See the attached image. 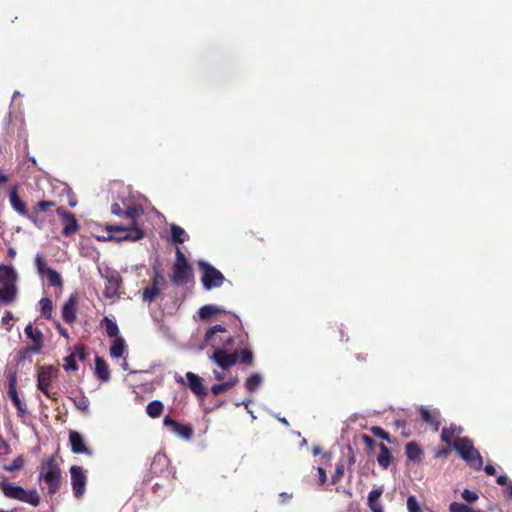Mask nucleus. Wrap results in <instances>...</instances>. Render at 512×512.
I'll list each match as a JSON object with an SVG mask.
<instances>
[{
  "label": "nucleus",
  "mask_w": 512,
  "mask_h": 512,
  "mask_svg": "<svg viewBox=\"0 0 512 512\" xmlns=\"http://www.w3.org/2000/svg\"><path fill=\"white\" fill-rule=\"evenodd\" d=\"M0 491L8 499L28 503L34 507L40 504V495L36 489L25 490L23 487L9 482L6 477L0 478Z\"/></svg>",
  "instance_id": "f257e3e1"
},
{
  "label": "nucleus",
  "mask_w": 512,
  "mask_h": 512,
  "mask_svg": "<svg viewBox=\"0 0 512 512\" xmlns=\"http://www.w3.org/2000/svg\"><path fill=\"white\" fill-rule=\"evenodd\" d=\"M126 226L109 225L106 230L110 233L108 239L117 242L138 241L144 237V231L139 227L137 220L128 221Z\"/></svg>",
  "instance_id": "f03ea898"
},
{
  "label": "nucleus",
  "mask_w": 512,
  "mask_h": 512,
  "mask_svg": "<svg viewBox=\"0 0 512 512\" xmlns=\"http://www.w3.org/2000/svg\"><path fill=\"white\" fill-rule=\"evenodd\" d=\"M193 277L192 268L180 248H176V260L172 268L171 281L174 285L187 284Z\"/></svg>",
  "instance_id": "7ed1b4c3"
},
{
  "label": "nucleus",
  "mask_w": 512,
  "mask_h": 512,
  "mask_svg": "<svg viewBox=\"0 0 512 512\" xmlns=\"http://www.w3.org/2000/svg\"><path fill=\"white\" fill-rule=\"evenodd\" d=\"M198 266L202 271L201 282L205 290L209 291L223 285L225 276L220 270L205 261H199Z\"/></svg>",
  "instance_id": "20e7f679"
},
{
  "label": "nucleus",
  "mask_w": 512,
  "mask_h": 512,
  "mask_svg": "<svg viewBox=\"0 0 512 512\" xmlns=\"http://www.w3.org/2000/svg\"><path fill=\"white\" fill-rule=\"evenodd\" d=\"M59 370L53 365L43 366L38 371L37 387L43 394L52 400H57V393L52 392L51 386L54 379L58 377Z\"/></svg>",
  "instance_id": "39448f33"
},
{
  "label": "nucleus",
  "mask_w": 512,
  "mask_h": 512,
  "mask_svg": "<svg viewBox=\"0 0 512 512\" xmlns=\"http://www.w3.org/2000/svg\"><path fill=\"white\" fill-rule=\"evenodd\" d=\"M111 213L121 218H125L128 221L138 220L143 214V208L134 203H125L123 201V206L119 203H113L111 206Z\"/></svg>",
  "instance_id": "423d86ee"
},
{
  "label": "nucleus",
  "mask_w": 512,
  "mask_h": 512,
  "mask_svg": "<svg viewBox=\"0 0 512 512\" xmlns=\"http://www.w3.org/2000/svg\"><path fill=\"white\" fill-rule=\"evenodd\" d=\"M25 335L32 341V345L22 349L23 354H39L44 347V335L39 328L33 327L32 323L26 325L24 329Z\"/></svg>",
  "instance_id": "0eeeda50"
},
{
  "label": "nucleus",
  "mask_w": 512,
  "mask_h": 512,
  "mask_svg": "<svg viewBox=\"0 0 512 512\" xmlns=\"http://www.w3.org/2000/svg\"><path fill=\"white\" fill-rule=\"evenodd\" d=\"M165 284L164 275L159 267L154 268L152 284L143 289L142 299L144 302L151 303L161 292V286Z\"/></svg>",
  "instance_id": "6e6552de"
},
{
  "label": "nucleus",
  "mask_w": 512,
  "mask_h": 512,
  "mask_svg": "<svg viewBox=\"0 0 512 512\" xmlns=\"http://www.w3.org/2000/svg\"><path fill=\"white\" fill-rule=\"evenodd\" d=\"M185 378L187 380V386L191 392L195 394L200 400H203L207 395V390L203 384V379L193 372H187L185 374ZM175 379L177 383L186 385V382L182 376H177Z\"/></svg>",
  "instance_id": "1a4fd4ad"
},
{
  "label": "nucleus",
  "mask_w": 512,
  "mask_h": 512,
  "mask_svg": "<svg viewBox=\"0 0 512 512\" xmlns=\"http://www.w3.org/2000/svg\"><path fill=\"white\" fill-rule=\"evenodd\" d=\"M71 485L73 495L80 498L84 495L87 484V476L82 467L73 465L70 468Z\"/></svg>",
  "instance_id": "9d476101"
},
{
  "label": "nucleus",
  "mask_w": 512,
  "mask_h": 512,
  "mask_svg": "<svg viewBox=\"0 0 512 512\" xmlns=\"http://www.w3.org/2000/svg\"><path fill=\"white\" fill-rule=\"evenodd\" d=\"M210 359L217 364L221 369L227 370L238 362V351L228 353L224 349L214 347L213 354Z\"/></svg>",
  "instance_id": "9b49d317"
},
{
  "label": "nucleus",
  "mask_w": 512,
  "mask_h": 512,
  "mask_svg": "<svg viewBox=\"0 0 512 512\" xmlns=\"http://www.w3.org/2000/svg\"><path fill=\"white\" fill-rule=\"evenodd\" d=\"M56 203L54 201L49 200H41L36 205L32 207L29 214V220L39 229H42L44 226V219L40 216V213H48L54 207Z\"/></svg>",
  "instance_id": "f8f14e48"
},
{
  "label": "nucleus",
  "mask_w": 512,
  "mask_h": 512,
  "mask_svg": "<svg viewBox=\"0 0 512 512\" xmlns=\"http://www.w3.org/2000/svg\"><path fill=\"white\" fill-rule=\"evenodd\" d=\"M8 396L13 402L14 406L17 409V415L19 417H24L27 414L26 406L20 400L17 393V376L15 373H11L8 376Z\"/></svg>",
  "instance_id": "ddd939ff"
},
{
  "label": "nucleus",
  "mask_w": 512,
  "mask_h": 512,
  "mask_svg": "<svg viewBox=\"0 0 512 512\" xmlns=\"http://www.w3.org/2000/svg\"><path fill=\"white\" fill-rule=\"evenodd\" d=\"M106 282L103 295L112 299L119 295V289L122 285V278L117 272L109 273L105 276Z\"/></svg>",
  "instance_id": "4468645a"
},
{
  "label": "nucleus",
  "mask_w": 512,
  "mask_h": 512,
  "mask_svg": "<svg viewBox=\"0 0 512 512\" xmlns=\"http://www.w3.org/2000/svg\"><path fill=\"white\" fill-rule=\"evenodd\" d=\"M39 479L44 480L48 488V493L51 496L59 492L62 484V473L40 472Z\"/></svg>",
  "instance_id": "2eb2a0df"
},
{
  "label": "nucleus",
  "mask_w": 512,
  "mask_h": 512,
  "mask_svg": "<svg viewBox=\"0 0 512 512\" xmlns=\"http://www.w3.org/2000/svg\"><path fill=\"white\" fill-rule=\"evenodd\" d=\"M163 424L164 426L169 427L172 432L185 439H190L193 436V429L191 426L183 425L169 416L164 418Z\"/></svg>",
  "instance_id": "dca6fc26"
},
{
  "label": "nucleus",
  "mask_w": 512,
  "mask_h": 512,
  "mask_svg": "<svg viewBox=\"0 0 512 512\" xmlns=\"http://www.w3.org/2000/svg\"><path fill=\"white\" fill-rule=\"evenodd\" d=\"M69 442L73 453L86 454L89 456L93 454L92 450L86 447L84 439L79 432L71 431L69 433Z\"/></svg>",
  "instance_id": "f3484780"
},
{
  "label": "nucleus",
  "mask_w": 512,
  "mask_h": 512,
  "mask_svg": "<svg viewBox=\"0 0 512 512\" xmlns=\"http://www.w3.org/2000/svg\"><path fill=\"white\" fill-rule=\"evenodd\" d=\"M463 433V428L454 423L450 424L448 427H444L441 431V441L445 442L447 445L453 447V443L456 442L457 438H461L460 435Z\"/></svg>",
  "instance_id": "a211bd4d"
},
{
  "label": "nucleus",
  "mask_w": 512,
  "mask_h": 512,
  "mask_svg": "<svg viewBox=\"0 0 512 512\" xmlns=\"http://www.w3.org/2000/svg\"><path fill=\"white\" fill-rule=\"evenodd\" d=\"M10 204L12 208L20 215L29 219L30 211L27 209L26 203L20 198L17 188L13 187L9 193Z\"/></svg>",
  "instance_id": "6ab92c4d"
},
{
  "label": "nucleus",
  "mask_w": 512,
  "mask_h": 512,
  "mask_svg": "<svg viewBox=\"0 0 512 512\" xmlns=\"http://www.w3.org/2000/svg\"><path fill=\"white\" fill-rule=\"evenodd\" d=\"M18 275L12 266L0 265V285L11 286L16 285Z\"/></svg>",
  "instance_id": "aec40b11"
},
{
  "label": "nucleus",
  "mask_w": 512,
  "mask_h": 512,
  "mask_svg": "<svg viewBox=\"0 0 512 512\" xmlns=\"http://www.w3.org/2000/svg\"><path fill=\"white\" fill-rule=\"evenodd\" d=\"M77 301L75 297H70L62 307V318L67 324H72L75 322L76 316V307Z\"/></svg>",
  "instance_id": "412c9836"
},
{
  "label": "nucleus",
  "mask_w": 512,
  "mask_h": 512,
  "mask_svg": "<svg viewBox=\"0 0 512 512\" xmlns=\"http://www.w3.org/2000/svg\"><path fill=\"white\" fill-rule=\"evenodd\" d=\"M474 448L473 441L468 437L457 438L456 442L453 443V449L461 458H467L469 452H473L472 449Z\"/></svg>",
  "instance_id": "4be33fe9"
},
{
  "label": "nucleus",
  "mask_w": 512,
  "mask_h": 512,
  "mask_svg": "<svg viewBox=\"0 0 512 512\" xmlns=\"http://www.w3.org/2000/svg\"><path fill=\"white\" fill-rule=\"evenodd\" d=\"M405 454L409 461L420 463L424 456V451L417 442L411 441L405 445Z\"/></svg>",
  "instance_id": "5701e85b"
},
{
  "label": "nucleus",
  "mask_w": 512,
  "mask_h": 512,
  "mask_svg": "<svg viewBox=\"0 0 512 512\" xmlns=\"http://www.w3.org/2000/svg\"><path fill=\"white\" fill-rule=\"evenodd\" d=\"M421 419L428 425L432 426L436 431L440 426V413L437 410H429L425 407L420 408Z\"/></svg>",
  "instance_id": "b1692460"
},
{
  "label": "nucleus",
  "mask_w": 512,
  "mask_h": 512,
  "mask_svg": "<svg viewBox=\"0 0 512 512\" xmlns=\"http://www.w3.org/2000/svg\"><path fill=\"white\" fill-rule=\"evenodd\" d=\"M383 494V488L379 487L373 489L369 492L367 498V505L371 509L372 512L383 511V505L380 503L379 499Z\"/></svg>",
  "instance_id": "393cba45"
},
{
  "label": "nucleus",
  "mask_w": 512,
  "mask_h": 512,
  "mask_svg": "<svg viewBox=\"0 0 512 512\" xmlns=\"http://www.w3.org/2000/svg\"><path fill=\"white\" fill-rule=\"evenodd\" d=\"M95 374L103 382L110 380L109 365L102 357L99 356L95 358Z\"/></svg>",
  "instance_id": "a878e982"
},
{
  "label": "nucleus",
  "mask_w": 512,
  "mask_h": 512,
  "mask_svg": "<svg viewBox=\"0 0 512 512\" xmlns=\"http://www.w3.org/2000/svg\"><path fill=\"white\" fill-rule=\"evenodd\" d=\"M17 286H2L0 289V304H11L16 300Z\"/></svg>",
  "instance_id": "bb28decb"
},
{
  "label": "nucleus",
  "mask_w": 512,
  "mask_h": 512,
  "mask_svg": "<svg viewBox=\"0 0 512 512\" xmlns=\"http://www.w3.org/2000/svg\"><path fill=\"white\" fill-rule=\"evenodd\" d=\"M64 226L62 229V235L65 237H69L72 234L76 233L80 229V225L74 216V214H70L67 218L63 220Z\"/></svg>",
  "instance_id": "cd10ccee"
},
{
  "label": "nucleus",
  "mask_w": 512,
  "mask_h": 512,
  "mask_svg": "<svg viewBox=\"0 0 512 512\" xmlns=\"http://www.w3.org/2000/svg\"><path fill=\"white\" fill-rule=\"evenodd\" d=\"M473 452H469L467 458H462L473 470L479 471L483 467V458L480 452L474 448Z\"/></svg>",
  "instance_id": "c85d7f7f"
},
{
  "label": "nucleus",
  "mask_w": 512,
  "mask_h": 512,
  "mask_svg": "<svg viewBox=\"0 0 512 512\" xmlns=\"http://www.w3.org/2000/svg\"><path fill=\"white\" fill-rule=\"evenodd\" d=\"M379 448H380V453L377 457V462L380 467H382L383 469H387L390 466L392 458H393L392 453L389 450V448L383 443L379 444Z\"/></svg>",
  "instance_id": "c756f323"
},
{
  "label": "nucleus",
  "mask_w": 512,
  "mask_h": 512,
  "mask_svg": "<svg viewBox=\"0 0 512 512\" xmlns=\"http://www.w3.org/2000/svg\"><path fill=\"white\" fill-rule=\"evenodd\" d=\"M126 343L122 337H116L110 347V356L112 358H120L126 352Z\"/></svg>",
  "instance_id": "7c9ffc66"
},
{
  "label": "nucleus",
  "mask_w": 512,
  "mask_h": 512,
  "mask_svg": "<svg viewBox=\"0 0 512 512\" xmlns=\"http://www.w3.org/2000/svg\"><path fill=\"white\" fill-rule=\"evenodd\" d=\"M70 400L74 403L75 407L81 411L84 415H89L90 413V402L88 398L84 395V393H80L79 396L69 397Z\"/></svg>",
  "instance_id": "2f4dec72"
},
{
  "label": "nucleus",
  "mask_w": 512,
  "mask_h": 512,
  "mask_svg": "<svg viewBox=\"0 0 512 512\" xmlns=\"http://www.w3.org/2000/svg\"><path fill=\"white\" fill-rule=\"evenodd\" d=\"M40 472H53L54 474L62 473L55 455H52L42 461Z\"/></svg>",
  "instance_id": "473e14b6"
},
{
  "label": "nucleus",
  "mask_w": 512,
  "mask_h": 512,
  "mask_svg": "<svg viewBox=\"0 0 512 512\" xmlns=\"http://www.w3.org/2000/svg\"><path fill=\"white\" fill-rule=\"evenodd\" d=\"M239 382V379L237 376L229 379L228 381L224 382V383H221V384H214L212 387H211V392L214 396H217L223 392H226L228 391L229 389H231L232 387H234L235 385H237Z\"/></svg>",
  "instance_id": "72a5a7b5"
},
{
  "label": "nucleus",
  "mask_w": 512,
  "mask_h": 512,
  "mask_svg": "<svg viewBox=\"0 0 512 512\" xmlns=\"http://www.w3.org/2000/svg\"><path fill=\"white\" fill-rule=\"evenodd\" d=\"M221 312H223L222 308L215 306V305L208 304V305L202 306L199 309L198 315H199L200 319L207 320V319L211 318L213 315L219 314Z\"/></svg>",
  "instance_id": "f704fd0d"
},
{
  "label": "nucleus",
  "mask_w": 512,
  "mask_h": 512,
  "mask_svg": "<svg viewBox=\"0 0 512 512\" xmlns=\"http://www.w3.org/2000/svg\"><path fill=\"white\" fill-rule=\"evenodd\" d=\"M101 326L105 329L107 335L109 337H119V328L118 325L111 320L109 317L105 316L101 321Z\"/></svg>",
  "instance_id": "c9c22d12"
},
{
  "label": "nucleus",
  "mask_w": 512,
  "mask_h": 512,
  "mask_svg": "<svg viewBox=\"0 0 512 512\" xmlns=\"http://www.w3.org/2000/svg\"><path fill=\"white\" fill-rule=\"evenodd\" d=\"M171 236L172 241L177 244L184 243L188 238L185 230L176 224L171 225Z\"/></svg>",
  "instance_id": "e433bc0d"
},
{
  "label": "nucleus",
  "mask_w": 512,
  "mask_h": 512,
  "mask_svg": "<svg viewBox=\"0 0 512 512\" xmlns=\"http://www.w3.org/2000/svg\"><path fill=\"white\" fill-rule=\"evenodd\" d=\"M39 305H40V312H41V315L43 317H45L46 319H51L52 318V313H53V303H52V300L50 298H42L40 301H39Z\"/></svg>",
  "instance_id": "4c0bfd02"
},
{
  "label": "nucleus",
  "mask_w": 512,
  "mask_h": 512,
  "mask_svg": "<svg viewBox=\"0 0 512 512\" xmlns=\"http://www.w3.org/2000/svg\"><path fill=\"white\" fill-rule=\"evenodd\" d=\"M163 408L161 401L154 400L147 405L146 412L151 418H157L162 414Z\"/></svg>",
  "instance_id": "58836bf2"
},
{
  "label": "nucleus",
  "mask_w": 512,
  "mask_h": 512,
  "mask_svg": "<svg viewBox=\"0 0 512 512\" xmlns=\"http://www.w3.org/2000/svg\"><path fill=\"white\" fill-rule=\"evenodd\" d=\"M261 383H262L261 375L258 373H254L247 378V380L245 382V387L249 392L253 393L257 390V388L261 385Z\"/></svg>",
  "instance_id": "ea45409f"
},
{
  "label": "nucleus",
  "mask_w": 512,
  "mask_h": 512,
  "mask_svg": "<svg viewBox=\"0 0 512 512\" xmlns=\"http://www.w3.org/2000/svg\"><path fill=\"white\" fill-rule=\"evenodd\" d=\"M44 276H46L49 285L51 286L61 287L63 284L61 275L52 268L50 270H47V273Z\"/></svg>",
  "instance_id": "a19ab883"
},
{
  "label": "nucleus",
  "mask_w": 512,
  "mask_h": 512,
  "mask_svg": "<svg viewBox=\"0 0 512 512\" xmlns=\"http://www.w3.org/2000/svg\"><path fill=\"white\" fill-rule=\"evenodd\" d=\"M25 465V459L22 455L15 458L10 464H6L3 466V469L8 472H14L20 470Z\"/></svg>",
  "instance_id": "79ce46f5"
},
{
  "label": "nucleus",
  "mask_w": 512,
  "mask_h": 512,
  "mask_svg": "<svg viewBox=\"0 0 512 512\" xmlns=\"http://www.w3.org/2000/svg\"><path fill=\"white\" fill-rule=\"evenodd\" d=\"M226 328L222 325H214L212 326L211 328H209L206 333H205V341L207 343H211L213 340H214V336L216 335V333H224L226 332Z\"/></svg>",
  "instance_id": "37998d69"
},
{
  "label": "nucleus",
  "mask_w": 512,
  "mask_h": 512,
  "mask_svg": "<svg viewBox=\"0 0 512 512\" xmlns=\"http://www.w3.org/2000/svg\"><path fill=\"white\" fill-rule=\"evenodd\" d=\"M238 362L246 365H252L254 362V356L250 349H242L238 352Z\"/></svg>",
  "instance_id": "c03bdc74"
},
{
  "label": "nucleus",
  "mask_w": 512,
  "mask_h": 512,
  "mask_svg": "<svg viewBox=\"0 0 512 512\" xmlns=\"http://www.w3.org/2000/svg\"><path fill=\"white\" fill-rule=\"evenodd\" d=\"M35 265L37 267L38 273L41 276H44L47 273V270H50L51 268L47 266V262L45 258L38 254L35 258Z\"/></svg>",
  "instance_id": "a18cd8bd"
},
{
  "label": "nucleus",
  "mask_w": 512,
  "mask_h": 512,
  "mask_svg": "<svg viewBox=\"0 0 512 512\" xmlns=\"http://www.w3.org/2000/svg\"><path fill=\"white\" fill-rule=\"evenodd\" d=\"M65 364L64 369L66 371H76L78 370V365L76 362V354H70L64 358Z\"/></svg>",
  "instance_id": "49530a36"
},
{
  "label": "nucleus",
  "mask_w": 512,
  "mask_h": 512,
  "mask_svg": "<svg viewBox=\"0 0 512 512\" xmlns=\"http://www.w3.org/2000/svg\"><path fill=\"white\" fill-rule=\"evenodd\" d=\"M344 464L343 462H338L336 464V467H335V472L334 474L331 476V482L332 484H337L341 478L343 477L344 475Z\"/></svg>",
  "instance_id": "de8ad7c7"
},
{
  "label": "nucleus",
  "mask_w": 512,
  "mask_h": 512,
  "mask_svg": "<svg viewBox=\"0 0 512 512\" xmlns=\"http://www.w3.org/2000/svg\"><path fill=\"white\" fill-rule=\"evenodd\" d=\"M449 510L450 512H473L475 509L463 503L452 502L449 506Z\"/></svg>",
  "instance_id": "09e8293b"
},
{
  "label": "nucleus",
  "mask_w": 512,
  "mask_h": 512,
  "mask_svg": "<svg viewBox=\"0 0 512 512\" xmlns=\"http://www.w3.org/2000/svg\"><path fill=\"white\" fill-rule=\"evenodd\" d=\"M163 488H164L163 485H161L159 483H155L153 486V492L158 494V496L161 497L162 499H165L172 493L173 488L169 487L163 493H161Z\"/></svg>",
  "instance_id": "8fccbe9b"
},
{
  "label": "nucleus",
  "mask_w": 512,
  "mask_h": 512,
  "mask_svg": "<svg viewBox=\"0 0 512 512\" xmlns=\"http://www.w3.org/2000/svg\"><path fill=\"white\" fill-rule=\"evenodd\" d=\"M371 432L373 433V435L375 437H378V438H381L383 440H386L388 442H390V435L388 432H386L384 429H382L381 427H372L371 428Z\"/></svg>",
  "instance_id": "3c124183"
},
{
  "label": "nucleus",
  "mask_w": 512,
  "mask_h": 512,
  "mask_svg": "<svg viewBox=\"0 0 512 512\" xmlns=\"http://www.w3.org/2000/svg\"><path fill=\"white\" fill-rule=\"evenodd\" d=\"M168 463H169V461H168L166 456H164V455H156L154 457L153 462H152L151 468H152L153 472L156 473L157 465L168 466Z\"/></svg>",
  "instance_id": "603ef678"
},
{
  "label": "nucleus",
  "mask_w": 512,
  "mask_h": 512,
  "mask_svg": "<svg viewBox=\"0 0 512 512\" xmlns=\"http://www.w3.org/2000/svg\"><path fill=\"white\" fill-rule=\"evenodd\" d=\"M450 453V449L446 447H438L433 450V456L437 459H446Z\"/></svg>",
  "instance_id": "864d4df0"
},
{
  "label": "nucleus",
  "mask_w": 512,
  "mask_h": 512,
  "mask_svg": "<svg viewBox=\"0 0 512 512\" xmlns=\"http://www.w3.org/2000/svg\"><path fill=\"white\" fill-rule=\"evenodd\" d=\"M407 508L409 512H421L418 502L414 496L408 497Z\"/></svg>",
  "instance_id": "5fc2aeb1"
},
{
  "label": "nucleus",
  "mask_w": 512,
  "mask_h": 512,
  "mask_svg": "<svg viewBox=\"0 0 512 512\" xmlns=\"http://www.w3.org/2000/svg\"><path fill=\"white\" fill-rule=\"evenodd\" d=\"M362 441L365 444V446L368 449V451H373L374 450V448L376 446V442H375V440L372 437H370L367 434H363L362 435Z\"/></svg>",
  "instance_id": "6e6d98bb"
},
{
  "label": "nucleus",
  "mask_w": 512,
  "mask_h": 512,
  "mask_svg": "<svg viewBox=\"0 0 512 512\" xmlns=\"http://www.w3.org/2000/svg\"><path fill=\"white\" fill-rule=\"evenodd\" d=\"M462 497L467 502H474L478 499V495L476 492L471 491L469 489H465L462 493Z\"/></svg>",
  "instance_id": "4d7b16f0"
},
{
  "label": "nucleus",
  "mask_w": 512,
  "mask_h": 512,
  "mask_svg": "<svg viewBox=\"0 0 512 512\" xmlns=\"http://www.w3.org/2000/svg\"><path fill=\"white\" fill-rule=\"evenodd\" d=\"M72 354H76V358H79L80 360H85L86 358V351L84 345H77L74 348V351Z\"/></svg>",
  "instance_id": "13d9d810"
},
{
  "label": "nucleus",
  "mask_w": 512,
  "mask_h": 512,
  "mask_svg": "<svg viewBox=\"0 0 512 512\" xmlns=\"http://www.w3.org/2000/svg\"><path fill=\"white\" fill-rule=\"evenodd\" d=\"M316 469L318 473L319 484L322 486L326 483L327 480L326 471L322 467H317Z\"/></svg>",
  "instance_id": "bf43d9fd"
},
{
  "label": "nucleus",
  "mask_w": 512,
  "mask_h": 512,
  "mask_svg": "<svg viewBox=\"0 0 512 512\" xmlns=\"http://www.w3.org/2000/svg\"><path fill=\"white\" fill-rule=\"evenodd\" d=\"M234 344V338L229 336L227 337L223 342H222V345H221V349H224L225 351H227L228 349L232 348Z\"/></svg>",
  "instance_id": "052dcab7"
},
{
  "label": "nucleus",
  "mask_w": 512,
  "mask_h": 512,
  "mask_svg": "<svg viewBox=\"0 0 512 512\" xmlns=\"http://www.w3.org/2000/svg\"><path fill=\"white\" fill-rule=\"evenodd\" d=\"M57 215L62 219V221L67 218L71 212L67 211L64 207H58L56 208Z\"/></svg>",
  "instance_id": "680f3d73"
},
{
  "label": "nucleus",
  "mask_w": 512,
  "mask_h": 512,
  "mask_svg": "<svg viewBox=\"0 0 512 512\" xmlns=\"http://www.w3.org/2000/svg\"><path fill=\"white\" fill-rule=\"evenodd\" d=\"M56 328L61 336L65 337L67 339L69 338V333H68L67 329L64 328L59 322H57Z\"/></svg>",
  "instance_id": "e2e57ef3"
},
{
  "label": "nucleus",
  "mask_w": 512,
  "mask_h": 512,
  "mask_svg": "<svg viewBox=\"0 0 512 512\" xmlns=\"http://www.w3.org/2000/svg\"><path fill=\"white\" fill-rule=\"evenodd\" d=\"M13 319V314L10 311H6L5 315L2 317L1 321L3 324H9V322Z\"/></svg>",
  "instance_id": "0e129e2a"
},
{
  "label": "nucleus",
  "mask_w": 512,
  "mask_h": 512,
  "mask_svg": "<svg viewBox=\"0 0 512 512\" xmlns=\"http://www.w3.org/2000/svg\"><path fill=\"white\" fill-rule=\"evenodd\" d=\"M496 482H497V484L502 485V486H504V485L508 486L509 485L508 484V477L506 475L498 476L497 479H496Z\"/></svg>",
  "instance_id": "69168bd1"
},
{
  "label": "nucleus",
  "mask_w": 512,
  "mask_h": 512,
  "mask_svg": "<svg viewBox=\"0 0 512 512\" xmlns=\"http://www.w3.org/2000/svg\"><path fill=\"white\" fill-rule=\"evenodd\" d=\"M484 471H485V473H486L487 475H490V476H493V475H495V474H496V469H495V467H494L493 465H490V464H488V465H486V466L484 467Z\"/></svg>",
  "instance_id": "338daca9"
},
{
  "label": "nucleus",
  "mask_w": 512,
  "mask_h": 512,
  "mask_svg": "<svg viewBox=\"0 0 512 512\" xmlns=\"http://www.w3.org/2000/svg\"><path fill=\"white\" fill-rule=\"evenodd\" d=\"M507 496L512 499V483L507 486Z\"/></svg>",
  "instance_id": "774afa93"
}]
</instances>
